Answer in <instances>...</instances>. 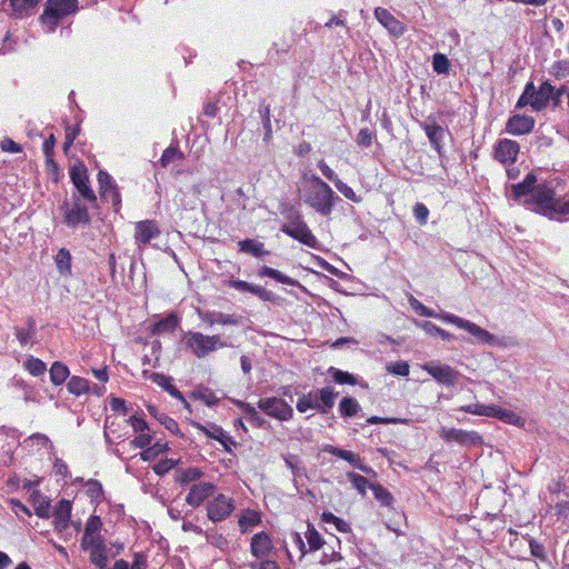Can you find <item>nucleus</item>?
I'll list each match as a JSON object with an SVG mask.
<instances>
[{
  "mask_svg": "<svg viewBox=\"0 0 569 569\" xmlns=\"http://www.w3.org/2000/svg\"><path fill=\"white\" fill-rule=\"evenodd\" d=\"M311 186L305 194V202L317 213L328 217L341 198L317 174L310 177Z\"/></svg>",
  "mask_w": 569,
  "mask_h": 569,
  "instance_id": "1",
  "label": "nucleus"
},
{
  "mask_svg": "<svg viewBox=\"0 0 569 569\" xmlns=\"http://www.w3.org/2000/svg\"><path fill=\"white\" fill-rule=\"evenodd\" d=\"M281 214L287 220L280 229L284 234L309 248H317L318 240L316 236L312 233L300 211L296 207L286 206V208L281 210Z\"/></svg>",
  "mask_w": 569,
  "mask_h": 569,
  "instance_id": "2",
  "label": "nucleus"
},
{
  "mask_svg": "<svg viewBox=\"0 0 569 569\" xmlns=\"http://www.w3.org/2000/svg\"><path fill=\"white\" fill-rule=\"evenodd\" d=\"M78 9V0H47L38 20L46 28V32H54L56 28L76 14Z\"/></svg>",
  "mask_w": 569,
  "mask_h": 569,
  "instance_id": "3",
  "label": "nucleus"
},
{
  "mask_svg": "<svg viewBox=\"0 0 569 569\" xmlns=\"http://www.w3.org/2000/svg\"><path fill=\"white\" fill-rule=\"evenodd\" d=\"M559 198L556 196L555 187L551 182L545 181L538 183L532 196L526 200L527 204L535 206L533 211L549 219L557 217V204Z\"/></svg>",
  "mask_w": 569,
  "mask_h": 569,
  "instance_id": "4",
  "label": "nucleus"
},
{
  "mask_svg": "<svg viewBox=\"0 0 569 569\" xmlns=\"http://www.w3.org/2000/svg\"><path fill=\"white\" fill-rule=\"evenodd\" d=\"M441 320L447 323L455 325L459 329H462L470 333L472 339H470L469 341L471 343H480L487 346H495L497 343V338L492 333H490L488 330L481 328L480 326L476 325L470 320H467L450 312H442Z\"/></svg>",
  "mask_w": 569,
  "mask_h": 569,
  "instance_id": "5",
  "label": "nucleus"
},
{
  "mask_svg": "<svg viewBox=\"0 0 569 569\" xmlns=\"http://www.w3.org/2000/svg\"><path fill=\"white\" fill-rule=\"evenodd\" d=\"M183 342L197 358H204L218 347H227V342L221 341L219 336H206L201 332L189 331L183 337Z\"/></svg>",
  "mask_w": 569,
  "mask_h": 569,
  "instance_id": "6",
  "label": "nucleus"
},
{
  "mask_svg": "<svg viewBox=\"0 0 569 569\" xmlns=\"http://www.w3.org/2000/svg\"><path fill=\"white\" fill-rule=\"evenodd\" d=\"M439 437L446 442H456L462 447L472 448L483 445L482 436L473 430H463L456 428H442Z\"/></svg>",
  "mask_w": 569,
  "mask_h": 569,
  "instance_id": "7",
  "label": "nucleus"
},
{
  "mask_svg": "<svg viewBox=\"0 0 569 569\" xmlns=\"http://www.w3.org/2000/svg\"><path fill=\"white\" fill-rule=\"evenodd\" d=\"M258 408L267 416L280 421H288L293 417L292 407L282 398H261L258 401Z\"/></svg>",
  "mask_w": 569,
  "mask_h": 569,
  "instance_id": "8",
  "label": "nucleus"
},
{
  "mask_svg": "<svg viewBox=\"0 0 569 569\" xmlns=\"http://www.w3.org/2000/svg\"><path fill=\"white\" fill-rule=\"evenodd\" d=\"M420 127L425 131L433 150L441 158L445 153L442 142L448 130L438 124L437 117L435 114H429L426 121L420 123Z\"/></svg>",
  "mask_w": 569,
  "mask_h": 569,
  "instance_id": "9",
  "label": "nucleus"
},
{
  "mask_svg": "<svg viewBox=\"0 0 569 569\" xmlns=\"http://www.w3.org/2000/svg\"><path fill=\"white\" fill-rule=\"evenodd\" d=\"M234 501L232 498L223 493H219L207 505V516L212 522H220L227 519L234 510Z\"/></svg>",
  "mask_w": 569,
  "mask_h": 569,
  "instance_id": "10",
  "label": "nucleus"
},
{
  "mask_svg": "<svg viewBox=\"0 0 569 569\" xmlns=\"http://www.w3.org/2000/svg\"><path fill=\"white\" fill-rule=\"evenodd\" d=\"M70 179L78 192L89 202H97V196L89 184L87 168L83 164L70 168Z\"/></svg>",
  "mask_w": 569,
  "mask_h": 569,
  "instance_id": "11",
  "label": "nucleus"
},
{
  "mask_svg": "<svg viewBox=\"0 0 569 569\" xmlns=\"http://www.w3.org/2000/svg\"><path fill=\"white\" fill-rule=\"evenodd\" d=\"M227 286L230 288H233L240 292H250V293L257 296L260 300L266 301V302L278 303L281 300V298L278 295H276L273 291L267 290L266 288H263L261 286L249 283L244 280L231 278L227 281Z\"/></svg>",
  "mask_w": 569,
  "mask_h": 569,
  "instance_id": "12",
  "label": "nucleus"
},
{
  "mask_svg": "<svg viewBox=\"0 0 569 569\" xmlns=\"http://www.w3.org/2000/svg\"><path fill=\"white\" fill-rule=\"evenodd\" d=\"M63 222L71 229L78 228L80 224L88 226L91 222L86 204L76 199L71 208H67L63 213Z\"/></svg>",
  "mask_w": 569,
  "mask_h": 569,
  "instance_id": "13",
  "label": "nucleus"
},
{
  "mask_svg": "<svg viewBox=\"0 0 569 569\" xmlns=\"http://www.w3.org/2000/svg\"><path fill=\"white\" fill-rule=\"evenodd\" d=\"M520 146L511 139H500L495 146V159L505 166H510L517 161Z\"/></svg>",
  "mask_w": 569,
  "mask_h": 569,
  "instance_id": "14",
  "label": "nucleus"
},
{
  "mask_svg": "<svg viewBox=\"0 0 569 569\" xmlns=\"http://www.w3.org/2000/svg\"><path fill=\"white\" fill-rule=\"evenodd\" d=\"M423 370L436 381L447 387L453 386L459 376V372L448 365L429 362L423 366Z\"/></svg>",
  "mask_w": 569,
  "mask_h": 569,
  "instance_id": "15",
  "label": "nucleus"
},
{
  "mask_svg": "<svg viewBox=\"0 0 569 569\" xmlns=\"http://www.w3.org/2000/svg\"><path fill=\"white\" fill-rule=\"evenodd\" d=\"M38 447L44 448L48 451L49 460L53 462V470L56 475H59L63 478H67L70 476L69 467L68 465L60 459L56 453V448L51 440L43 433L38 432Z\"/></svg>",
  "mask_w": 569,
  "mask_h": 569,
  "instance_id": "16",
  "label": "nucleus"
},
{
  "mask_svg": "<svg viewBox=\"0 0 569 569\" xmlns=\"http://www.w3.org/2000/svg\"><path fill=\"white\" fill-rule=\"evenodd\" d=\"M160 236V229L154 220L138 221L134 226V241L141 247Z\"/></svg>",
  "mask_w": 569,
  "mask_h": 569,
  "instance_id": "17",
  "label": "nucleus"
},
{
  "mask_svg": "<svg viewBox=\"0 0 569 569\" xmlns=\"http://www.w3.org/2000/svg\"><path fill=\"white\" fill-rule=\"evenodd\" d=\"M216 491L212 482H200L193 485L186 497V502L192 508L200 507Z\"/></svg>",
  "mask_w": 569,
  "mask_h": 569,
  "instance_id": "18",
  "label": "nucleus"
},
{
  "mask_svg": "<svg viewBox=\"0 0 569 569\" xmlns=\"http://www.w3.org/2000/svg\"><path fill=\"white\" fill-rule=\"evenodd\" d=\"M535 119L527 114H513L506 123V131L512 136L530 133L535 128Z\"/></svg>",
  "mask_w": 569,
  "mask_h": 569,
  "instance_id": "19",
  "label": "nucleus"
},
{
  "mask_svg": "<svg viewBox=\"0 0 569 569\" xmlns=\"http://www.w3.org/2000/svg\"><path fill=\"white\" fill-rule=\"evenodd\" d=\"M273 549L269 533L266 531L253 535L250 543V552L257 559L266 558Z\"/></svg>",
  "mask_w": 569,
  "mask_h": 569,
  "instance_id": "20",
  "label": "nucleus"
},
{
  "mask_svg": "<svg viewBox=\"0 0 569 569\" xmlns=\"http://www.w3.org/2000/svg\"><path fill=\"white\" fill-rule=\"evenodd\" d=\"M3 10L14 18L30 16L36 10V0H4Z\"/></svg>",
  "mask_w": 569,
  "mask_h": 569,
  "instance_id": "21",
  "label": "nucleus"
},
{
  "mask_svg": "<svg viewBox=\"0 0 569 569\" xmlns=\"http://www.w3.org/2000/svg\"><path fill=\"white\" fill-rule=\"evenodd\" d=\"M313 392L316 401L315 410L322 415L328 413L335 406L338 392H335V390L329 386L315 390Z\"/></svg>",
  "mask_w": 569,
  "mask_h": 569,
  "instance_id": "22",
  "label": "nucleus"
},
{
  "mask_svg": "<svg viewBox=\"0 0 569 569\" xmlns=\"http://www.w3.org/2000/svg\"><path fill=\"white\" fill-rule=\"evenodd\" d=\"M72 505L67 499H61L53 510V525L56 530L62 531L68 528Z\"/></svg>",
  "mask_w": 569,
  "mask_h": 569,
  "instance_id": "23",
  "label": "nucleus"
},
{
  "mask_svg": "<svg viewBox=\"0 0 569 569\" xmlns=\"http://www.w3.org/2000/svg\"><path fill=\"white\" fill-rule=\"evenodd\" d=\"M377 20L389 31L390 36H399L403 32L402 23L397 20L389 10L377 8L375 10Z\"/></svg>",
  "mask_w": 569,
  "mask_h": 569,
  "instance_id": "24",
  "label": "nucleus"
},
{
  "mask_svg": "<svg viewBox=\"0 0 569 569\" xmlns=\"http://www.w3.org/2000/svg\"><path fill=\"white\" fill-rule=\"evenodd\" d=\"M553 93L555 87L549 81L542 82L530 102L531 108L535 111L545 109L550 102V98H552Z\"/></svg>",
  "mask_w": 569,
  "mask_h": 569,
  "instance_id": "25",
  "label": "nucleus"
},
{
  "mask_svg": "<svg viewBox=\"0 0 569 569\" xmlns=\"http://www.w3.org/2000/svg\"><path fill=\"white\" fill-rule=\"evenodd\" d=\"M180 318L176 312H170L157 322L152 323L149 328L152 336H159L164 332H173L179 326Z\"/></svg>",
  "mask_w": 569,
  "mask_h": 569,
  "instance_id": "26",
  "label": "nucleus"
},
{
  "mask_svg": "<svg viewBox=\"0 0 569 569\" xmlns=\"http://www.w3.org/2000/svg\"><path fill=\"white\" fill-rule=\"evenodd\" d=\"M537 186V176L529 172L521 182L512 184L511 191L515 199L518 200L525 196L531 197Z\"/></svg>",
  "mask_w": 569,
  "mask_h": 569,
  "instance_id": "27",
  "label": "nucleus"
},
{
  "mask_svg": "<svg viewBox=\"0 0 569 569\" xmlns=\"http://www.w3.org/2000/svg\"><path fill=\"white\" fill-rule=\"evenodd\" d=\"M152 382L157 383L164 391H167L171 397L176 398L179 401H184V396L182 392L172 383L173 379L170 376H166L160 372H153L150 376Z\"/></svg>",
  "mask_w": 569,
  "mask_h": 569,
  "instance_id": "28",
  "label": "nucleus"
},
{
  "mask_svg": "<svg viewBox=\"0 0 569 569\" xmlns=\"http://www.w3.org/2000/svg\"><path fill=\"white\" fill-rule=\"evenodd\" d=\"M328 375L333 379V381L338 385H359L361 388L368 389L369 385L366 381H359L358 377L348 371H343L336 367H330L328 369Z\"/></svg>",
  "mask_w": 569,
  "mask_h": 569,
  "instance_id": "29",
  "label": "nucleus"
},
{
  "mask_svg": "<svg viewBox=\"0 0 569 569\" xmlns=\"http://www.w3.org/2000/svg\"><path fill=\"white\" fill-rule=\"evenodd\" d=\"M240 252L250 254L254 258H263L270 252L264 248V243L254 239L246 238L238 242Z\"/></svg>",
  "mask_w": 569,
  "mask_h": 569,
  "instance_id": "30",
  "label": "nucleus"
},
{
  "mask_svg": "<svg viewBox=\"0 0 569 569\" xmlns=\"http://www.w3.org/2000/svg\"><path fill=\"white\" fill-rule=\"evenodd\" d=\"M149 413L156 418L160 425H162L167 430H169L171 433L183 438L184 435L180 431L178 422L169 417L168 415L160 412L156 406H148Z\"/></svg>",
  "mask_w": 569,
  "mask_h": 569,
  "instance_id": "31",
  "label": "nucleus"
},
{
  "mask_svg": "<svg viewBox=\"0 0 569 569\" xmlns=\"http://www.w3.org/2000/svg\"><path fill=\"white\" fill-rule=\"evenodd\" d=\"M489 418H496L505 423L513 426H519L521 423L520 416L497 405H491Z\"/></svg>",
  "mask_w": 569,
  "mask_h": 569,
  "instance_id": "32",
  "label": "nucleus"
},
{
  "mask_svg": "<svg viewBox=\"0 0 569 569\" xmlns=\"http://www.w3.org/2000/svg\"><path fill=\"white\" fill-rule=\"evenodd\" d=\"M190 398L194 400H200L208 407H213L219 403L220 398L217 397L216 392L202 385L198 386L191 393Z\"/></svg>",
  "mask_w": 569,
  "mask_h": 569,
  "instance_id": "33",
  "label": "nucleus"
},
{
  "mask_svg": "<svg viewBox=\"0 0 569 569\" xmlns=\"http://www.w3.org/2000/svg\"><path fill=\"white\" fill-rule=\"evenodd\" d=\"M258 276L261 278H263V277L271 278L282 284H288V286H293V287L299 286L298 280L282 273L281 271H279L277 269L268 267V266H262L261 268H259Z\"/></svg>",
  "mask_w": 569,
  "mask_h": 569,
  "instance_id": "34",
  "label": "nucleus"
},
{
  "mask_svg": "<svg viewBox=\"0 0 569 569\" xmlns=\"http://www.w3.org/2000/svg\"><path fill=\"white\" fill-rule=\"evenodd\" d=\"M206 321L210 325H230V326H239L244 322V317L238 315H229L223 312H213L210 313Z\"/></svg>",
  "mask_w": 569,
  "mask_h": 569,
  "instance_id": "35",
  "label": "nucleus"
},
{
  "mask_svg": "<svg viewBox=\"0 0 569 569\" xmlns=\"http://www.w3.org/2000/svg\"><path fill=\"white\" fill-rule=\"evenodd\" d=\"M370 489L373 492L375 499L380 503L381 507L393 509L396 500L387 488L378 482H375V485H370Z\"/></svg>",
  "mask_w": 569,
  "mask_h": 569,
  "instance_id": "36",
  "label": "nucleus"
},
{
  "mask_svg": "<svg viewBox=\"0 0 569 569\" xmlns=\"http://www.w3.org/2000/svg\"><path fill=\"white\" fill-rule=\"evenodd\" d=\"M71 253L68 249L61 248L54 256V263L59 273L63 277L71 276Z\"/></svg>",
  "mask_w": 569,
  "mask_h": 569,
  "instance_id": "37",
  "label": "nucleus"
},
{
  "mask_svg": "<svg viewBox=\"0 0 569 569\" xmlns=\"http://www.w3.org/2000/svg\"><path fill=\"white\" fill-rule=\"evenodd\" d=\"M202 476L203 472L200 468L190 467L187 469H177L174 480L180 486H187L192 481L199 480Z\"/></svg>",
  "mask_w": 569,
  "mask_h": 569,
  "instance_id": "38",
  "label": "nucleus"
},
{
  "mask_svg": "<svg viewBox=\"0 0 569 569\" xmlns=\"http://www.w3.org/2000/svg\"><path fill=\"white\" fill-rule=\"evenodd\" d=\"M260 522L261 513L253 509L243 510L238 520V525L242 533H246L249 527L258 526Z\"/></svg>",
  "mask_w": 569,
  "mask_h": 569,
  "instance_id": "39",
  "label": "nucleus"
},
{
  "mask_svg": "<svg viewBox=\"0 0 569 569\" xmlns=\"http://www.w3.org/2000/svg\"><path fill=\"white\" fill-rule=\"evenodd\" d=\"M50 380L54 386H61L70 376V370L67 365L60 361H54L49 370Z\"/></svg>",
  "mask_w": 569,
  "mask_h": 569,
  "instance_id": "40",
  "label": "nucleus"
},
{
  "mask_svg": "<svg viewBox=\"0 0 569 569\" xmlns=\"http://www.w3.org/2000/svg\"><path fill=\"white\" fill-rule=\"evenodd\" d=\"M67 389L71 395L80 397L90 392V382L82 377L72 376L67 383Z\"/></svg>",
  "mask_w": 569,
  "mask_h": 569,
  "instance_id": "41",
  "label": "nucleus"
},
{
  "mask_svg": "<svg viewBox=\"0 0 569 569\" xmlns=\"http://www.w3.org/2000/svg\"><path fill=\"white\" fill-rule=\"evenodd\" d=\"M259 116L263 128V141L269 142L272 137V124L270 118V104L261 102L258 108Z\"/></svg>",
  "mask_w": 569,
  "mask_h": 569,
  "instance_id": "42",
  "label": "nucleus"
},
{
  "mask_svg": "<svg viewBox=\"0 0 569 569\" xmlns=\"http://www.w3.org/2000/svg\"><path fill=\"white\" fill-rule=\"evenodd\" d=\"M169 443L162 441H156L153 445L148 446L144 450H142L139 456L143 461H152L159 455L169 451Z\"/></svg>",
  "mask_w": 569,
  "mask_h": 569,
  "instance_id": "43",
  "label": "nucleus"
},
{
  "mask_svg": "<svg viewBox=\"0 0 569 569\" xmlns=\"http://www.w3.org/2000/svg\"><path fill=\"white\" fill-rule=\"evenodd\" d=\"M417 323L429 336H438L445 341H451L456 339V337L452 333L443 330L442 328L438 327L437 325L429 320H422Z\"/></svg>",
  "mask_w": 569,
  "mask_h": 569,
  "instance_id": "44",
  "label": "nucleus"
},
{
  "mask_svg": "<svg viewBox=\"0 0 569 569\" xmlns=\"http://www.w3.org/2000/svg\"><path fill=\"white\" fill-rule=\"evenodd\" d=\"M361 407L357 399L352 397H343L339 403V413L343 418H352L358 415Z\"/></svg>",
  "mask_w": 569,
  "mask_h": 569,
  "instance_id": "45",
  "label": "nucleus"
},
{
  "mask_svg": "<svg viewBox=\"0 0 569 569\" xmlns=\"http://www.w3.org/2000/svg\"><path fill=\"white\" fill-rule=\"evenodd\" d=\"M12 387L17 391V397L22 398L26 402L34 400L33 387L27 385L22 378L14 376L12 378Z\"/></svg>",
  "mask_w": 569,
  "mask_h": 569,
  "instance_id": "46",
  "label": "nucleus"
},
{
  "mask_svg": "<svg viewBox=\"0 0 569 569\" xmlns=\"http://www.w3.org/2000/svg\"><path fill=\"white\" fill-rule=\"evenodd\" d=\"M184 158L183 153L179 149L178 142H172L161 154L159 160L162 168H167L170 163L176 160H182Z\"/></svg>",
  "mask_w": 569,
  "mask_h": 569,
  "instance_id": "47",
  "label": "nucleus"
},
{
  "mask_svg": "<svg viewBox=\"0 0 569 569\" xmlns=\"http://www.w3.org/2000/svg\"><path fill=\"white\" fill-rule=\"evenodd\" d=\"M325 452L339 457L346 461H348L352 467L358 462L360 457L355 452L346 449H341L331 445H326L322 449Z\"/></svg>",
  "mask_w": 569,
  "mask_h": 569,
  "instance_id": "48",
  "label": "nucleus"
},
{
  "mask_svg": "<svg viewBox=\"0 0 569 569\" xmlns=\"http://www.w3.org/2000/svg\"><path fill=\"white\" fill-rule=\"evenodd\" d=\"M347 478L362 497L366 496L367 489H370V485H375V482H370L366 477L352 471L347 472Z\"/></svg>",
  "mask_w": 569,
  "mask_h": 569,
  "instance_id": "49",
  "label": "nucleus"
},
{
  "mask_svg": "<svg viewBox=\"0 0 569 569\" xmlns=\"http://www.w3.org/2000/svg\"><path fill=\"white\" fill-rule=\"evenodd\" d=\"M86 493L91 502H99L103 498V487L99 480L89 479L84 482Z\"/></svg>",
  "mask_w": 569,
  "mask_h": 569,
  "instance_id": "50",
  "label": "nucleus"
},
{
  "mask_svg": "<svg viewBox=\"0 0 569 569\" xmlns=\"http://www.w3.org/2000/svg\"><path fill=\"white\" fill-rule=\"evenodd\" d=\"M90 562L98 569H104L107 567L108 556L106 546H96V550L90 552Z\"/></svg>",
  "mask_w": 569,
  "mask_h": 569,
  "instance_id": "51",
  "label": "nucleus"
},
{
  "mask_svg": "<svg viewBox=\"0 0 569 569\" xmlns=\"http://www.w3.org/2000/svg\"><path fill=\"white\" fill-rule=\"evenodd\" d=\"M528 543L532 557L537 558L541 562H549L548 552L541 542L528 536Z\"/></svg>",
  "mask_w": 569,
  "mask_h": 569,
  "instance_id": "52",
  "label": "nucleus"
},
{
  "mask_svg": "<svg viewBox=\"0 0 569 569\" xmlns=\"http://www.w3.org/2000/svg\"><path fill=\"white\" fill-rule=\"evenodd\" d=\"M306 539L309 545L310 551H317L325 545V540L321 535L316 530L312 525H308V529L306 532Z\"/></svg>",
  "mask_w": 569,
  "mask_h": 569,
  "instance_id": "53",
  "label": "nucleus"
},
{
  "mask_svg": "<svg viewBox=\"0 0 569 569\" xmlns=\"http://www.w3.org/2000/svg\"><path fill=\"white\" fill-rule=\"evenodd\" d=\"M432 69L437 74H448L450 61L445 53L437 52L432 56Z\"/></svg>",
  "mask_w": 569,
  "mask_h": 569,
  "instance_id": "54",
  "label": "nucleus"
},
{
  "mask_svg": "<svg viewBox=\"0 0 569 569\" xmlns=\"http://www.w3.org/2000/svg\"><path fill=\"white\" fill-rule=\"evenodd\" d=\"M98 182L100 186V196L103 200H108V192L107 190H110L111 188L117 187L113 178L107 172L100 170L98 173Z\"/></svg>",
  "mask_w": 569,
  "mask_h": 569,
  "instance_id": "55",
  "label": "nucleus"
},
{
  "mask_svg": "<svg viewBox=\"0 0 569 569\" xmlns=\"http://www.w3.org/2000/svg\"><path fill=\"white\" fill-rule=\"evenodd\" d=\"M409 302H410V306L413 308V310L419 316L428 317V318H436V319H440L441 320V316H442L443 311H441L440 313H437L435 310L428 308L422 302L417 300L415 297H410Z\"/></svg>",
  "mask_w": 569,
  "mask_h": 569,
  "instance_id": "56",
  "label": "nucleus"
},
{
  "mask_svg": "<svg viewBox=\"0 0 569 569\" xmlns=\"http://www.w3.org/2000/svg\"><path fill=\"white\" fill-rule=\"evenodd\" d=\"M193 426L196 428H198L199 430H201L208 438L214 439L217 441L220 439V437L224 432V429L221 426L216 425V423H209L206 427L199 422H193Z\"/></svg>",
  "mask_w": 569,
  "mask_h": 569,
  "instance_id": "57",
  "label": "nucleus"
},
{
  "mask_svg": "<svg viewBox=\"0 0 569 569\" xmlns=\"http://www.w3.org/2000/svg\"><path fill=\"white\" fill-rule=\"evenodd\" d=\"M180 461V459L166 458L157 462L152 467V470L154 471L156 475L162 477L166 473H168L171 469L176 468Z\"/></svg>",
  "mask_w": 569,
  "mask_h": 569,
  "instance_id": "58",
  "label": "nucleus"
},
{
  "mask_svg": "<svg viewBox=\"0 0 569 569\" xmlns=\"http://www.w3.org/2000/svg\"><path fill=\"white\" fill-rule=\"evenodd\" d=\"M490 409H491V405L486 406V405L477 402V403H472V405L461 406L457 410L466 412V413L476 415V416L489 417Z\"/></svg>",
  "mask_w": 569,
  "mask_h": 569,
  "instance_id": "59",
  "label": "nucleus"
},
{
  "mask_svg": "<svg viewBox=\"0 0 569 569\" xmlns=\"http://www.w3.org/2000/svg\"><path fill=\"white\" fill-rule=\"evenodd\" d=\"M386 370L391 375L400 377H407L410 373L409 363L403 360L387 363Z\"/></svg>",
  "mask_w": 569,
  "mask_h": 569,
  "instance_id": "60",
  "label": "nucleus"
},
{
  "mask_svg": "<svg viewBox=\"0 0 569 569\" xmlns=\"http://www.w3.org/2000/svg\"><path fill=\"white\" fill-rule=\"evenodd\" d=\"M27 325H28V328H24V327L16 328V336L22 346H26L27 343H29L31 341V337L33 335V329H32L33 319L29 318Z\"/></svg>",
  "mask_w": 569,
  "mask_h": 569,
  "instance_id": "61",
  "label": "nucleus"
},
{
  "mask_svg": "<svg viewBox=\"0 0 569 569\" xmlns=\"http://www.w3.org/2000/svg\"><path fill=\"white\" fill-rule=\"evenodd\" d=\"M550 73L557 79H562L569 76V60L565 59L556 61L550 68Z\"/></svg>",
  "mask_w": 569,
  "mask_h": 569,
  "instance_id": "62",
  "label": "nucleus"
},
{
  "mask_svg": "<svg viewBox=\"0 0 569 569\" xmlns=\"http://www.w3.org/2000/svg\"><path fill=\"white\" fill-rule=\"evenodd\" d=\"M375 132L368 128L359 130L356 142L361 148H369L372 144Z\"/></svg>",
  "mask_w": 569,
  "mask_h": 569,
  "instance_id": "63",
  "label": "nucleus"
},
{
  "mask_svg": "<svg viewBox=\"0 0 569 569\" xmlns=\"http://www.w3.org/2000/svg\"><path fill=\"white\" fill-rule=\"evenodd\" d=\"M335 187L338 189L340 193H342L348 200L359 203L361 202V197L358 196L351 187H349L346 182L342 180H339Z\"/></svg>",
  "mask_w": 569,
  "mask_h": 569,
  "instance_id": "64",
  "label": "nucleus"
}]
</instances>
